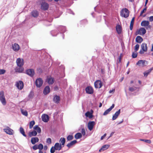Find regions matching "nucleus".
Masks as SVG:
<instances>
[{"label": "nucleus", "instance_id": "obj_1", "mask_svg": "<svg viewBox=\"0 0 153 153\" xmlns=\"http://www.w3.org/2000/svg\"><path fill=\"white\" fill-rule=\"evenodd\" d=\"M129 12L126 8H123L120 11V16L124 18H127L129 15Z\"/></svg>", "mask_w": 153, "mask_h": 153}, {"label": "nucleus", "instance_id": "obj_2", "mask_svg": "<svg viewBox=\"0 0 153 153\" xmlns=\"http://www.w3.org/2000/svg\"><path fill=\"white\" fill-rule=\"evenodd\" d=\"M0 100L3 105H5L6 104V102L3 91H1L0 92Z\"/></svg>", "mask_w": 153, "mask_h": 153}, {"label": "nucleus", "instance_id": "obj_3", "mask_svg": "<svg viewBox=\"0 0 153 153\" xmlns=\"http://www.w3.org/2000/svg\"><path fill=\"white\" fill-rule=\"evenodd\" d=\"M141 49L139 51L140 54H143L144 52H146L147 51L148 47L146 44L143 43L141 46Z\"/></svg>", "mask_w": 153, "mask_h": 153}, {"label": "nucleus", "instance_id": "obj_4", "mask_svg": "<svg viewBox=\"0 0 153 153\" xmlns=\"http://www.w3.org/2000/svg\"><path fill=\"white\" fill-rule=\"evenodd\" d=\"M146 33V31L145 28L143 27H142L137 30L135 33V34L136 35H143L145 34Z\"/></svg>", "mask_w": 153, "mask_h": 153}, {"label": "nucleus", "instance_id": "obj_5", "mask_svg": "<svg viewBox=\"0 0 153 153\" xmlns=\"http://www.w3.org/2000/svg\"><path fill=\"white\" fill-rule=\"evenodd\" d=\"M148 64L147 61L143 60H139L136 63V65L144 67L146 65Z\"/></svg>", "mask_w": 153, "mask_h": 153}, {"label": "nucleus", "instance_id": "obj_6", "mask_svg": "<svg viewBox=\"0 0 153 153\" xmlns=\"http://www.w3.org/2000/svg\"><path fill=\"white\" fill-rule=\"evenodd\" d=\"M3 130L6 133L9 135H12L13 134V130L8 126H6V128H4Z\"/></svg>", "mask_w": 153, "mask_h": 153}, {"label": "nucleus", "instance_id": "obj_7", "mask_svg": "<svg viewBox=\"0 0 153 153\" xmlns=\"http://www.w3.org/2000/svg\"><path fill=\"white\" fill-rule=\"evenodd\" d=\"M94 87L96 88H100L102 86L103 84L102 81L100 80H96L94 83Z\"/></svg>", "mask_w": 153, "mask_h": 153}, {"label": "nucleus", "instance_id": "obj_8", "mask_svg": "<svg viewBox=\"0 0 153 153\" xmlns=\"http://www.w3.org/2000/svg\"><path fill=\"white\" fill-rule=\"evenodd\" d=\"M42 80L41 78H38L36 80L35 84L37 87H40L42 85Z\"/></svg>", "mask_w": 153, "mask_h": 153}, {"label": "nucleus", "instance_id": "obj_9", "mask_svg": "<svg viewBox=\"0 0 153 153\" xmlns=\"http://www.w3.org/2000/svg\"><path fill=\"white\" fill-rule=\"evenodd\" d=\"M16 63L18 66H22L24 64V60L20 58H18L16 60Z\"/></svg>", "mask_w": 153, "mask_h": 153}, {"label": "nucleus", "instance_id": "obj_10", "mask_svg": "<svg viewBox=\"0 0 153 153\" xmlns=\"http://www.w3.org/2000/svg\"><path fill=\"white\" fill-rule=\"evenodd\" d=\"M16 85L18 88L20 90L23 89L24 87L23 83L22 81H19L16 82Z\"/></svg>", "mask_w": 153, "mask_h": 153}, {"label": "nucleus", "instance_id": "obj_11", "mask_svg": "<svg viewBox=\"0 0 153 153\" xmlns=\"http://www.w3.org/2000/svg\"><path fill=\"white\" fill-rule=\"evenodd\" d=\"M26 73L30 76L33 77L35 74V72L33 69H30L26 70Z\"/></svg>", "mask_w": 153, "mask_h": 153}, {"label": "nucleus", "instance_id": "obj_12", "mask_svg": "<svg viewBox=\"0 0 153 153\" xmlns=\"http://www.w3.org/2000/svg\"><path fill=\"white\" fill-rule=\"evenodd\" d=\"M95 125V122L94 121H91L88 122V127L89 130L90 131L92 130Z\"/></svg>", "mask_w": 153, "mask_h": 153}, {"label": "nucleus", "instance_id": "obj_13", "mask_svg": "<svg viewBox=\"0 0 153 153\" xmlns=\"http://www.w3.org/2000/svg\"><path fill=\"white\" fill-rule=\"evenodd\" d=\"M85 91L86 93L89 94H93L94 92L93 88L90 86H88L86 87L85 88Z\"/></svg>", "mask_w": 153, "mask_h": 153}, {"label": "nucleus", "instance_id": "obj_14", "mask_svg": "<svg viewBox=\"0 0 153 153\" xmlns=\"http://www.w3.org/2000/svg\"><path fill=\"white\" fill-rule=\"evenodd\" d=\"M48 4L46 3H42L41 4V8L42 10H47L48 9Z\"/></svg>", "mask_w": 153, "mask_h": 153}, {"label": "nucleus", "instance_id": "obj_15", "mask_svg": "<svg viewBox=\"0 0 153 153\" xmlns=\"http://www.w3.org/2000/svg\"><path fill=\"white\" fill-rule=\"evenodd\" d=\"M42 120L45 122H47L49 120V117L48 115L43 114L42 117Z\"/></svg>", "mask_w": 153, "mask_h": 153}, {"label": "nucleus", "instance_id": "obj_16", "mask_svg": "<svg viewBox=\"0 0 153 153\" xmlns=\"http://www.w3.org/2000/svg\"><path fill=\"white\" fill-rule=\"evenodd\" d=\"M114 104H112L111 107L108 109L106 110L103 114V115H106L108 114L109 112L112 110V109L114 107Z\"/></svg>", "mask_w": 153, "mask_h": 153}, {"label": "nucleus", "instance_id": "obj_17", "mask_svg": "<svg viewBox=\"0 0 153 153\" xmlns=\"http://www.w3.org/2000/svg\"><path fill=\"white\" fill-rule=\"evenodd\" d=\"M12 47L13 50L15 51H17L20 49V47L19 45L16 43L13 45Z\"/></svg>", "mask_w": 153, "mask_h": 153}, {"label": "nucleus", "instance_id": "obj_18", "mask_svg": "<svg viewBox=\"0 0 153 153\" xmlns=\"http://www.w3.org/2000/svg\"><path fill=\"white\" fill-rule=\"evenodd\" d=\"M120 112V110H119L117 111L116 112L115 114L113 115L112 120H116L118 117Z\"/></svg>", "mask_w": 153, "mask_h": 153}, {"label": "nucleus", "instance_id": "obj_19", "mask_svg": "<svg viewBox=\"0 0 153 153\" xmlns=\"http://www.w3.org/2000/svg\"><path fill=\"white\" fill-rule=\"evenodd\" d=\"M15 71L16 72L22 73L24 71V68L22 66H19L16 68Z\"/></svg>", "mask_w": 153, "mask_h": 153}, {"label": "nucleus", "instance_id": "obj_20", "mask_svg": "<svg viewBox=\"0 0 153 153\" xmlns=\"http://www.w3.org/2000/svg\"><path fill=\"white\" fill-rule=\"evenodd\" d=\"M56 150H60L61 149L62 146L61 144L58 143H56L54 146Z\"/></svg>", "mask_w": 153, "mask_h": 153}, {"label": "nucleus", "instance_id": "obj_21", "mask_svg": "<svg viewBox=\"0 0 153 153\" xmlns=\"http://www.w3.org/2000/svg\"><path fill=\"white\" fill-rule=\"evenodd\" d=\"M50 91V89L49 86H46L44 88L43 92L45 94H47L49 93Z\"/></svg>", "mask_w": 153, "mask_h": 153}, {"label": "nucleus", "instance_id": "obj_22", "mask_svg": "<svg viewBox=\"0 0 153 153\" xmlns=\"http://www.w3.org/2000/svg\"><path fill=\"white\" fill-rule=\"evenodd\" d=\"M149 24V22L148 21L146 20L142 21L141 23V26L143 27L147 26Z\"/></svg>", "mask_w": 153, "mask_h": 153}, {"label": "nucleus", "instance_id": "obj_23", "mask_svg": "<svg viewBox=\"0 0 153 153\" xmlns=\"http://www.w3.org/2000/svg\"><path fill=\"white\" fill-rule=\"evenodd\" d=\"M53 100L56 103H58L59 102L60 100V98L59 96L55 95L54 96Z\"/></svg>", "mask_w": 153, "mask_h": 153}, {"label": "nucleus", "instance_id": "obj_24", "mask_svg": "<svg viewBox=\"0 0 153 153\" xmlns=\"http://www.w3.org/2000/svg\"><path fill=\"white\" fill-rule=\"evenodd\" d=\"M39 139L37 137H32L31 139V142L33 144H34L37 142H39Z\"/></svg>", "mask_w": 153, "mask_h": 153}, {"label": "nucleus", "instance_id": "obj_25", "mask_svg": "<svg viewBox=\"0 0 153 153\" xmlns=\"http://www.w3.org/2000/svg\"><path fill=\"white\" fill-rule=\"evenodd\" d=\"M54 78L50 76L47 78V81L49 84H52L54 82Z\"/></svg>", "mask_w": 153, "mask_h": 153}, {"label": "nucleus", "instance_id": "obj_26", "mask_svg": "<svg viewBox=\"0 0 153 153\" xmlns=\"http://www.w3.org/2000/svg\"><path fill=\"white\" fill-rule=\"evenodd\" d=\"M136 42H137L140 43L143 41L142 38L140 36H137L136 38Z\"/></svg>", "mask_w": 153, "mask_h": 153}, {"label": "nucleus", "instance_id": "obj_27", "mask_svg": "<svg viewBox=\"0 0 153 153\" xmlns=\"http://www.w3.org/2000/svg\"><path fill=\"white\" fill-rule=\"evenodd\" d=\"M109 145H103L102 147L99 149L100 152H101L102 150L104 151L108 149L109 147Z\"/></svg>", "mask_w": 153, "mask_h": 153}, {"label": "nucleus", "instance_id": "obj_28", "mask_svg": "<svg viewBox=\"0 0 153 153\" xmlns=\"http://www.w3.org/2000/svg\"><path fill=\"white\" fill-rule=\"evenodd\" d=\"M153 70V67L149 69L146 71H145L143 73L144 76L146 77L151 72L152 70Z\"/></svg>", "mask_w": 153, "mask_h": 153}, {"label": "nucleus", "instance_id": "obj_29", "mask_svg": "<svg viewBox=\"0 0 153 153\" xmlns=\"http://www.w3.org/2000/svg\"><path fill=\"white\" fill-rule=\"evenodd\" d=\"M32 16L34 17H37L38 16L39 13L36 10H34L31 13Z\"/></svg>", "mask_w": 153, "mask_h": 153}, {"label": "nucleus", "instance_id": "obj_30", "mask_svg": "<svg viewBox=\"0 0 153 153\" xmlns=\"http://www.w3.org/2000/svg\"><path fill=\"white\" fill-rule=\"evenodd\" d=\"M77 143V141L76 140H74L71 142L70 143H68L67 145V146L68 148H70L71 147L74 145L76 143Z\"/></svg>", "mask_w": 153, "mask_h": 153}, {"label": "nucleus", "instance_id": "obj_31", "mask_svg": "<svg viewBox=\"0 0 153 153\" xmlns=\"http://www.w3.org/2000/svg\"><path fill=\"white\" fill-rule=\"evenodd\" d=\"M33 129L34 130L38 132V133H40L41 132V128L37 125H35L33 127Z\"/></svg>", "mask_w": 153, "mask_h": 153}, {"label": "nucleus", "instance_id": "obj_32", "mask_svg": "<svg viewBox=\"0 0 153 153\" xmlns=\"http://www.w3.org/2000/svg\"><path fill=\"white\" fill-rule=\"evenodd\" d=\"M37 134V132L36 131L34 130L31 132H30L29 133V136L31 137L32 136H35Z\"/></svg>", "mask_w": 153, "mask_h": 153}, {"label": "nucleus", "instance_id": "obj_33", "mask_svg": "<svg viewBox=\"0 0 153 153\" xmlns=\"http://www.w3.org/2000/svg\"><path fill=\"white\" fill-rule=\"evenodd\" d=\"M116 30L118 34H120L121 32V26L118 25L116 27Z\"/></svg>", "mask_w": 153, "mask_h": 153}, {"label": "nucleus", "instance_id": "obj_34", "mask_svg": "<svg viewBox=\"0 0 153 153\" xmlns=\"http://www.w3.org/2000/svg\"><path fill=\"white\" fill-rule=\"evenodd\" d=\"M59 142L60 143V144H61L62 146H63L62 147L64 146L65 142V138L64 137H61L60 139Z\"/></svg>", "mask_w": 153, "mask_h": 153}, {"label": "nucleus", "instance_id": "obj_35", "mask_svg": "<svg viewBox=\"0 0 153 153\" xmlns=\"http://www.w3.org/2000/svg\"><path fill=\"white\" fill-rule=\"evenodd\" d=\"M134 17H133L131 22L130 26V29L131 30H132L133 29V26L134 25Z\"/></svg>", "mask_w": 153, "mask_h": 153}, {"label": "nucleus", "instance_id": "obj_36", "mask_svg": "<svg viewBox=\"0 0 153 153\" xmlns=\"http://www.w3.org/2000/svg\"><path fill=\"white\" fill-rule=\"evenodd\" d=\"M74 137L76 139H78L82 137V134L80 133H77L75 134Z\"/></svg>", "mask_w": 153, "mask_h": 153}, {"label": "nucleus", "instance_id": "obj_37", "mask_svg": "<svg viewBox=\"0 0 153 153\" xmlns=\"http://www.w3.org/2000/svg\"><path fill=\"white\" fill-rule=\"evenodd\" d=\"M20 132L22 135L25 137H26L27 136L25 134L24 130L23 128L22 127L20 128Z\"/></svg>", "mask_w": 153, "mask_h": 153}, {"label": "nucleus", "instance_id": "obj_38", "mask_svg": "<svg viewBox=\"0 0 153 153\" xmlns=\"http://www.w3.org/2000/svg\"><path fill=\"white\" fill-rule=\"evenodd\" d=\"M85 115L87 117H89V118H91L92 117V114L89 111H88L86 113Z\"/></svg>", "mask_w": 153, "mask_h": 153}, {"label": "nucleus", "instance_id": "obj_39", "mask_svg": "<svg viewBox=\"0 0 153 153\" xmlns=\"http://www.w3.org/2000/svg\"><path fill=\"white\" fill-rule=\"evenodd\" d=\"M35 121L33 120L32 121L30 122L29 124L30 128L31 129L33 127V126L35 124Z\"/></svg>", "mask_w": 153, "mask_h": 153}, {"label": "nucleus", "instance_id": "obj_40", "mask_svg": "<svg viewBox=\"0 0 153 153\" xmlns=\"http://www.w3.org/2000/svg\"><path fill=\"white\" fill-rule=\"evenodd\" d=\"M21 111L22 114L26 116H27L28 115L27 111L26 110H24L23 109L21 110Z\"/></svg>", "mask_w": 153, "mask_h": 153}, {"label": "nucleus", "instance_id": "obj_41", "mask_svg": "<svg viewBox=\"0 0 153 153\" xmlns=\"http://www.w3.org/2000/svg\"><path fill=\"white\" fill-rule=\"evenodd\" d=\"M137 88L136 87L133 86L132 87H129V90L131 92H133L136 90Z\"/></svg>", "mask_w": 153, "mask_h": 153}, {"label": "nucleus", "instance_id": "obj_42", "mask_svg": "<svg viewBox=\"0 0 153 153\" xmlns=\"http://www.w3.org/2000/svg\"><path fill=\"white\" fill-rule=\"evenodd\" d=\"M73 139V136L72 135H70L68 136L67 137V140L68 141H70Z\"/></svg>", "mask_w": 153, "mask_h": 153}, {"label": "nucleus", "instance_id": "obj_43", "mask_svg": "<svg viewBox=\"0 0 153 153\" xmlns=\"http://www.w3.org/2000/svg\"><path fill=\"white\" fill-rule=\"evenodd\" d=\"M137 52H133L132 53V57L133 58H136L137 57Z\"/></svg>", "mask_w": 153, "mask_h": 153}, {"label": "nucleus", "instance_id": "obj_44", "mask_svg": "<svg viewBox=\"0 0 153 153\" xmlns=\"http://www.w3.org/2000/svg\"><path fill=\"white\" fill-rule=\"evenodd\" d=\"M38 149L39 150H42L43 148V146L42 144L41 143L39 144L38 146Z\"/></svg>", "mask_w": 153, "mask_h": 153}, {"label": "nucleus", "instance_id": "obj_45", "mask_svg": "<svg viewBox=\"0 0 153 153\" xmlns=\"http://www.w3.org/2000/svg\"><path fill=\"white\" fill-rule=\"evenodd\" d=\"M56 150L54 146L52 147L51 149L50 152L51 153H54Z\"/></svg>", "mask_w": 153, "mask_h": 153}, {"label": "nucleus", "instance_id": "obj_46", "mask_svg": "<svg viewBox=\"0 0 153 153\" xmlns=\"http://www.w3.org/2000/svg\"><path fill=\"white\" fill-rule=\"evenodd\" d=\"M139 45L138 44H136L135 46V50L136 52H137L139 49Z\"/></svg>", "mask_w": 153, "mask_h": 153}, {"label": "nucleus", "instance_id": "obj_47", "mask_svg": "<svg viewBox=\"0 0 153 153\" xmlns=\"http://www.w3.org/2000/svg\"><path fill=\"white\" fill-rule=\"evenodd\" d=\"M46 143L48 144H51V138H48L47 139Z\"/></svg>", "mask_w": 153, "mask_h": 153}, {"label": "nucleus", "instance_id": "obj_48", "mask_svg": "<svg viewBox=\"0 0 153 153\" xmlns=\"http://www.w3.org/2000/svg\"><path fill=\"white\" fill-rule=\"evenodd\" d=\"M146 10V7L144 8L142 11H141L140 15V16H141L143 13L145 12Z\"/></svg>", "mask_w": 153, "mask_h": 153}, {"label": "nucleus", "instance_id": "obj_49", "mask_svg": "<svg viewBox=\"0 0 153 153\" xmlns=\"http://www.w3.org/2000/svg\"><path fill=\"white\" fill-rule=\"evenodd\" d=\"M5 72V70L4 69H0V75L4 74Z\"/></svg>", "mask_w": 153, "mask_h": 153}, {"label": "nucleus", "instance_id": "obj_50", "mask_svg": "<svg viewBox=\"0 0 153 153\" xmlns=\"http://www.w3.org/2000/svg\"><path fill=\"white\" fill-rule=\"evenodd\" d=\"M141 141H144L145 142L148 143H151V141L150 140H144V139H141L140 140Z\"/></svg>", "mask_w": 153, "mask_h": 153}, {"label": "nucleus", "instance_id": "obj_51", "mask_svg": "<svg viewBox=\"0 0 153 153\" xmlns=\"http://www.w3.org/2000/svg\"><path fill=\"white\" fill-rule=\"evenodd\" d=\"M81 132L83 136H84L85 135V134H86L85 131V130L84 128H82V130H81Z\"/></svg>", "mask_w": 153, "mask_h": 153}, {"label": "nucleus", "instance_id": "obj_52", "mask_svg": "<svg viewBox=\"0 0 153 153\" xmlns=\"http://www.w3.org/2000/svg\"><path fill=\"white\" fill-rule=\"evenodd\" d=\"M33 149L34 150H36L38 149V146L37 145H35L33 147Z\"/></svg>", "mask_w": 153, "mask_h": 153}, {"label": "nucleus", "instance_id": "obj_53", "mask_svg": "<svg viewBox=\"0 0 153 153\" xmlns=\"http://www.w3.org/2000/svg\"><path fill=\"white\" fill-rule=\"evenodd\" d=\"M149 20L150 22L153 21V16H151L149 17Z\"/></svg>", "mask_w": 153, "mask_h": 153}, {"label": "nucleus", "instance_id": "obj_54", "mask_svg": "<svg viewBox=\"0 0 153 153\" xmlns=\"http://www.w3.org/2000/svg\"><path fill=\"white\" fill-rule=\"evenodd\" d=\"M106 134H105L103 136H102L101 137V140H102L103 138L106 136Z\"/></svg>", "mask_w": 153, "mask_h": 153}, {"label": "nucleus", "instance_id": "obj_55", "mask_svg": "<svg viewBox=\"0 0 153 153\" xmlns=\"http://www.w3.org/2000/svg\"><path fill=\"white\" fill-rule=\"evenodd\" d=\"M115 91V89H112V90H110L109 91V93H111L112 92H114Z\"/></svg>", "mask_w": 153, "mask_h": 153}, {"label": "nucleus", "instance_id": "obj_56", "mask_svg": "<svg viewBox=\"0 0 153 153\" xmlns=\"http://www.w3.org/2000/svg\"><path fill=\"white\" fill-rule=\"evenodd\" d=\"M151 51H153V44H152V48L151 50Z\"/></svg>", "mask_w": 153, "mask_h": 153}, {"label": "nucleus", "instance_id": "obj_57", "mask_svg": "<svg viewBox=\"0 0 153 153\" xmlns=\"http://www.w3.org/2000/svg\"><path fill=\"white\" fill-rule=\"evenodd\" d=\"M148 2V0H146V2H145V6H146V5L147 4V3Z\"/></svg>", "mask_w": 153, "mask_h": 153}, {"label": "nucleus", "instance_id": "obj_58", "mask_svg": "<svg viewBox=\"0 0 153 153\" xmlns=\"http://www.w3.org/2000/svg\"><path fill=\"white\" fill-rule=\"evenodd\" d=\"M102 106V103L101 102H100L99 105V107H101Z\"/></svg>", "mask_w": 153, "mask_h": 153}, {"label": "nucleus", "instance_id": "obj_59", "mask_svg": "<svg viewBox=\"0 0 153 153\" xmlns=\"http://www.w3.org/2000/svg\"><path fill=\"white\" fill-rule=\"evenodd\" d=\"M121 56H120L119 58V61L120 62H121Z\"/></svg>", "mask_w": 153, "mask_h": 153}, {"label": "nucleus", "instance_id": "obj_60", "mask_svg": "<svg viewBox=\"0 0 153 153\" xmlns=\"http://www.w3.org/2000/svg\"><path fill=\"white\" fill-rule=\"evenodd\" d=\"M39 153H43L42 151H41V150H40L39 151Z\"/></svg>", "mask_w": 153, "mask_h": 153}, {"label": "nucleus", "instance_id": "obj_61", "mask_svg": "<svg viewBox=\"0 0 153 153\" xmlns=\"http://www.w3.org/2000/svg\"><path fill=\"white\" fill-rule=\"evenodd\" d=\"M113 134H114V133H113V132H112V133H111V135H110V137L111 136L113 135Z\"/></svg>", "mask_w": 153, "mask_h": 153}, {"label": "nucleus", "instance_id": "obj_62", "mask_svg": "<svg viewBox=\"0 0 153 153\" xmlns=\"http://www.w3.org/2000/svg\"><path fill=\"white\" fill-rule=\"evenodd\" d=\"M134 82L132 80L131 81L130 83L131 84H132Z\"/></svg>", "mask_w": 153, "mask_h": 153}, {"label": "nucleus", "instance_id": "obj_63", "mask_svg": "<svg viewBox=\"0 0 153 153\" xmlns=\"http://www.w3.org/2000/svg\"><path fill=\"white\" fill-rule=\"evenodd\" d=\"M138 82H139V83L140 84H141V81H140V80H139V81H138Z\"/></svg>", "mask_w": 153, "mask_h": 153}, {"label": "nucleus", "instance_id": "obj_64", "mask_svg": "<svg viewBox=\"0 0 153 153\" xmlns=\"http://www.w3.org/2000/svg\"><path fill=\"white\" fill-rule=\"evenodd\" d=\"M47 146H44V149H47Z\"/></svg>", "mask_w": 153, "mask_h": 153}]
</instances>
